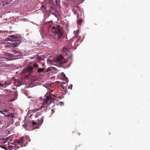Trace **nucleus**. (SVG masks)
<instances>
[{
    "mask_svg": "<svg viewBox=\"0 0 150 150\" xmlns=\"http://www.w3.org/2000/svg\"><path fill=\"white\" fill-rule=\"evenodd\" d=\"M10 38H8L7 39L8 41H11L12 42L9 45L10 47H16L19 45L20 42L18 38L15 37L13 35H10Z\"/></svg>",
    "mask_w": 150,
    "mask_h": 150,
    "instance_id": "nucleus-1",
    "label": "nucleus"
},
{
    "mask_svg": "<svg viewBox=\"0 0 150 150\" xmlns=\"http://www.w3.org/2000/svg\"><path fill=\"white\" fill-rule=\"evenodd\" d=\"M52 32L55 34H57L58 38H60L62 34L61 30L60 27L57 25H54L50 27Z\"/></svg>",
    "mask_w": 150,
    "mask_h": 150,
    "instance_id": "nucleus-2",
    "label": "nucleus"
},
{
    "mask_svg": "<svg viewBox=\"0 0 150 150\" xmlns=\"http://www.w3.org/2000/svg\"><path fill=\"white\" fill-rule=\"evenodd\" d=\"M27 67L22 71V74H26L25 77L26 78H28L29 77V75L32 72L33 69L32 66Z\"/></svg>",
    "mask_w": 150,
    "mask_h": 150,
    "instance_id": "nucleus-3",
    "label": "nucleus"
},
{
    "mask_svg": "<svg viewBox=\"0 0 150 150\" xmlns=\"http://www.w3.org/2000/svg\"><path fill=\"white\" fill-rule=\"evenodd\" d=\"M54 61L55 62L58 63L60 65L63 64L67 62V61L63 59V57L61 55L56 57Z\"/></svg>",
    "mask_w": 150,
    "mask_h": 150,
    "instance_id": "nucleus-4",
    "label": "nucleus"
},
{
    "mask_svg": "<svg viewBox=\"0 0 150 150\" xmlns=\"http://www.w3.org/2000/svg\"><path fill=\"white\" fill-rule=\"evenodd\" d=\"M52 98L51 96H47L46 97V99L44 101L42 104V105L40 107V109H42V108L46 107V106H48L49 105L48 103V101L51 100H52Z\"/></svg>",
    "mask_w": 150,
    "mask_h": 150,
    "instance_id": "nucleus-5",
    "label": "nucleus"
},
{
    "mask_svg": "<svg viewBox=\"0 0 150 150\" xmlns=\"http://www.w3.org/2000/svg\"><path fill=\"white\" fill-rule=\"evenodd\" d=\"M24 139L23 137L21 138L20 140L18 139H15L14 140L15 143H18L19 145H21V147L23 146V143L24 142Z\"/></svg>",
    "mask_w": 150,
    "mask_h": 150,
    "instance_id": "nucleus-6",
    "label": "nucleus"
},
{
    "mask_svg": "<svg viewBox=\"0 0 150 150\" xmlns=\"http://www.w3.org/2000/svg\"><path fill=\"white\" fill-rule=\"evenodd\" d=\"M6 57H5L6 59H8L9 60H11L14 59L13 55L12 54L6 53Z\"/></svg>",
    "mask_w": 150,
    "mask_h": 150,
    "instance_id": "nucleus-7",
    "label": "nucleus"
},
{
    "mask_svg": "<svg viewBox=\"0 0 150 150\" xmlns=\"http://www.w3.org/2000/svg\"><path fill=\"white\" fill-rule=\"evenodd\" d=\"M51 71L52 72H54L55 73H57L58 72V70L55 68L52 67L51 69L50 68H48L47 69V71L48 72Z\"/></svg>",
    "mask_w": 150,
    "mask_h": 150,
    "instance_id": "nucleus-8",
    "label": "nucleus"
},
{
    "mask_svg": "<svg viewBox=\"0 0 150 150\" xmlns=\"http://www.w3.org/2000/svg\"><path fill=\"white\" fill-rule=\"evenodd\" d=\"M43 117L41 116V118L38 120V122L39 125H41L43 122Z\"/></svg>",
    "mask_w": 150,
    "mask_h": 150,
    "instance_id": "nucleus-9",
    "label": "nucleus"
},
{
    "mask_svg": "<svg viewBox=\"0 0 150 150\" xmlns=\"http://www.w3.org/2000/svg\"><path fill=\"white\" fill-rule=\"evenodd\" d=\"M62 83L60 85V86L63 89L65 88L67 86V83L64 82H62Z\"/></svg>",
    "mask_w": 150,
    "mask_h": 150,
    "instance_id": "nucleus-10",
    "label": "nucleus"
},
{
    "mask_svg": "<svg viewBox=\"0 0 150 150\" xmlns=\"http://www.w3.org/2000/svg\"><path fill=\"white\" fill-rule=\"evenodd\" d=\"M31 123L33 126H35L36 128H38V127L35 126L37 125V122H35L34 120H33L31 121Z\"/></svg>",
    "mask_w": 150,
    "mask_h": 150,
    "instance_id": "nucleus-11",
    "label": "nucleus"
},
{
    "mask_svg": "<svg viewBox=\"0 0 150 150\" xmlns=\"http://www.w3.org/2000/svg\"><path fill=\"white\" fill-rule=\"evenodd\" d=\"M5 116H6V117H13V113H10L9 114H7L6 115H5Z\"/></svg>",
    "mask_w": 150,
    "mask_h": 150,
    "instance_id": "nucleus-12",
    "label": "nucleus"
},
{
    "mask_svg": "<svg viewBox=\"0 0 150 150\" xmlns=\"http://www.w3.org/2000/svg\"><path fill=\"white\" fill-rule=\"evenodd\" d=\"M35 58H37L38 60H43V56H40V57H37L35 56Z\"/></svg>",
    "mask_w": 150,
    "mask_h": 150,
    "instance_id": "nucleus-13",
    "label": "nucleus"
},
{
    "mask_svg": "<svg viewBox=\"0 0 150 150\" xmlns=\"http://www.w3.org/2000/svg\"><path fill=\"white\" fill-rule=\"evenodd\" d=\"M7 84V83L5 82L4 84H2L0 83V86H4L5 87Z\"/></svg>",
    "mask_w": 150,
    "mask_h": 150,
    "instance_id": "nucleus-14",
    "label": "nucleus"
},
{
    "mask_svg": "<svg viewBox=\"0 0 150 150\" xmlns=\"http://www.w3.org/2000/svg\"><path fill=\"white\" fill-rule=\"evenodd\" d=\"M44 70V69L42 68H39L38 70V72H41L43 71Z\"/></svg>",
    "mask_w": 150,
    "mask_h": 150,
    "instance_id": "nucleus-15",
    "label": "nucleus"
},
{
    "mask_svg": "<svg viewBox=\"0 0 150 150\" xmlns=\"http://www.w3.org/2000/svg\"><path fill=\"white\" fill-rule=\"evenodd\" d=\"M8 110H6V109H5V110H3L2 111L0 110V112L3 113L4 115H5V114L3 113V112H8Z\"/></svg>",
    "mask_w": 150,
    "mask_h": 150,
    "instance_id": "nucleus-16",
    "label": "nucleus"
},
{
    "mask_svg": "<svg viewBox=\"0 0 150 150\" xmlns=\"http://www.w3.org/2000/svg\"><path fill=\"white\" fill-rule=\"evenodd\" d=\"M41 112H38L36 113V116L37 117H38L39 115H41Z\"/></svg>",
    "mask_w": 150,
    "mask_h": 150,
    "instance_id": "nucleus-17",
    "label": "nucleus"
},
{
    "mask_svg": "<svg viewBox=\"0 0 150 150\" xmlns=\"http://www.w3.org/2000/svg\"><path fill=\"white\" fill-rule=\"evenodd\" d=\"M68 50L66 48L64 47L63 48V51L64 52H66Z\"/></svg>",
    "mask_w": 150,
    "mask_h": 150,
    "instance_id": "nucleus-18",
    "label": "nucleus"
},
{
    "mask_svg": "<svg viewBox=\"0 0 150 150\" xmlns=\"http://www.w3.org/2000/svg\"><path fill=\"white\" fill-rule=\"evenodd\" d=\"M52 59H47V62L48 63H51Z\"/></svg>",
    "mask_w": 150,
    "mask_h": 150,
    "instance_id": "nucleus-19",
    "label": "nucleus"
},
{
    "mask_svg": "<svg viewBox=\"0 0 150 150\" xmlns=\"http://www.w3.org/2000/svg\"><path fill=\"white\" fill-rule=\"evenodd\" d=\"M41 8L42 9H45L46 8H45V6H44V5H42V6H41Z\"/></svg>",
    "mask_w": 150,
    "mask_h": 150,
    "instance_id": "nucleus-20",
    "label": "nucleus"
},
{
    "mask_svg": "<svg viewBox=\"0 0 150 150\" xmlns=\"http://www.w3.org/2000/svg\"><path fill=\"white\" fill-rule=\"evenodd\" d=\"M81 22V21L79 20L78 21H77V23H80Z\"/></svg>",
    "mask_w": 150,
    "mask_h": 150,
    "instance_id": "nucleus-21",
    "label": "nucleus"
},
{
    "mask_svg": "<svg viewBox=\"0 0 150 150\" xmlns=\"http://www.w3.org/2000/svg\"><path fill=\"white\" fill-rule=\"evenodd\" d=\"M1 148H3V149H6V148L4 146H1Z\"/></svg>",
    "mask_w": 150,
    "mask_h": 150,
    "instance_id": "nucleus-22",
    "label": "nucleus"
},
{
    "mask_svg": "<svg viewBox=\"0 0 150 150\" xmlns=\"http://www.w3.org/2000/svg\"><path fill=\"white\" fill-rule=\"evenodd\" d=\"M37 109H34L33 110V112H36V111H37Z\"/></svg>",
    "mask_w": 150,
    "mask_h": 150,
    "instance_id": "nucleus-23",
    "label": "nucleus"
},
{
    "mask_svg": "<svg viewBox=\"0 0 150 150\" xmlns=\"http://www.w3.org/2000/svg\"><path fill=\"white\" fill-rule=\"evenodd\" d=\"M7 31H0V32L1 33H4V32H7Z\"/></svg>",
    "mask_w": 150,
    "mask_h": 150,
    "instance_id": "nucleus-24",
    "label": "nucleus"
},
{
    "mask_svg": "<svg viewBox=\"0 0 150 150\" xmlns=\"http://www.w3.org/2000/svg\"><path fill=\"white\" fill-rule=\"evenodd\" d=\"M62 73L63 74V76L64 77H66V76L63 73Z\"/></svg>",
    "mask_w": 150,
    "mask_h": 150,
    "instance_id": "nucleus-25",
    "label": "nucleus"
},
{
    "mask_svg": "<svg viewBox=\"0 0 150 150\" xmlns=\"http://www.w3.org/2000/svg\"><path fill=\"white\" fill-rule=\"evenodd\" d=\"M52 64L54 65V66H57V64Z\"/></svg>",
    "mask_w": 150,
    "mask_h": 150,
    "instance_id": "nucleus-26",
    "label": "nucleus"
},
{
    "mask_svg": "<svg viewBox=\"0 0 150 150\" xmlns=\"http://www.w3.org/2000/svg\"><path fill=\"white\" fill-rule=\"evenodd\" d=\"M77 133L78 134V135H80V133H78V132H77Z\"/></svg>",
    "mask_w": 150,
    "mask_h": 150,
    "instance_id": "nucleus-27",
    "label": "nucleus"
},
{
    "mask_svg": "<svg viewBox=\"0 0 150 150\" xmlns=\"http://www.w3.org/2000/svg\"><path fill=\"white\" fill-rule=\"evenodd\" d=\"M60 104H63V102H60Z\"/></svg>",
    "mask_w": 150,
    "mask_h": 150,
    "instance_id": "nucleus-28",
    "label": "nucleus"
},
{
    "mask_svg": "<svg viewBox=\"0 0 150 150\" xmlns=\"http://www.w3.org/2000/svg\"><path fill=\"white\" fill-rule=\"evenodd\" d=\"M33 66H38L36 64H34L33 65Z\"/></svg>",
    "mask_w": 150,
    "mask_h": 150,
    "instance_id": "nucleus-29",
    "label": "nucleus"
},
{
    "mask_svg": "<svg viewBox=\"0 0 150 150\" xmlns=\"http://www.w3.org/2000/svg\"><path fill=\"white\" fill-rule=\"evenodd\" d=\"M50 24H51V23H52V22L50 21Z\"/></svg>",
    "mask_w": 150,
    "mask_h": 150,
    "instance_id": "nucleus-30",
    "label": "nucleus"
},
{
    "mask_svg": "<svg viewBox=\"0 0 150 150\" xmlns=\"http://www.w3.org/2000/svg\"><path fill=\"white\" fill-rule=\"evenodd\" d=\"M29 64H31V63H30V62H29Z\"/></svg>",
    "mask_w": 150,
    "mask_h": 150,
    "instance_id": "nucleus-31",
    "label": "nucleus"
},
{
    "mask_svg": "<svg viewBox=\"0 0 150 150\" xmlns=\"http://www.w3.org/2000/svg\"><path fill=\"white\" fill-rule=\"evenodd\" d=\"M34 67H37L38 66H34Z\"/></svg>",
    "mask_w": 150,
    "mask_h": 150,
    "instance_id": "nucleus-32",
    "label": "nucleus"
}]
</instances>
